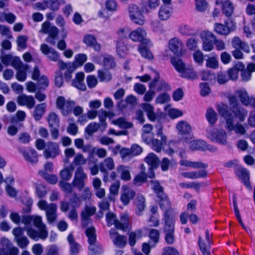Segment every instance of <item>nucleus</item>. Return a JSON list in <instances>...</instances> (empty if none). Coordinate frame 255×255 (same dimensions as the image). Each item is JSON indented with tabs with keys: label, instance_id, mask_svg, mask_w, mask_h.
<instances>
[{
	"label": "nucleus",
	"instance_id": "46",
	"mask_svg": "<svg viewBox=\"0 0 255 255\" xmlns=\"http://www.w3.org/2000/svg\"><path fill=\"white\" fill-rule=\"evenodd\" d=\"M228 106L224 104L223 103H221L218 105V110L220 114L223 117H224L225 120H226V122H227V117H230V118L232 119L233 118V117L232 115L229 113L228 112Z\"/></svg>",
	"mask_w": 255,
	"mask_h": 255
},
{
	"label": "nucleus",
	"instance_id": "22",
	"mask_svg": "<svg viewBox=\"0 0 255 255\" xmlns=\"http://www.w3.org/2000/svg\"><path fill=\"white\" fill-rule=\"evenodd\" d=\"M24 158L31 163H36L38 162V155L37 152L32 149L21 150Z\"/></svg>",
	"mask_w": 255,
	"mask_h": 255
},
{
	"label": "nucleus",
	"instance_id": "6",
	"mask_svg": "<svg viewBox=\"0 0 255 255\" xmlns=\"http://www.w3.org/2000/svg\"><path fill=\"white\" fill-rule=\"evenodd\" d=\"M43 156L45 159H54L60 154V148L56 142L49 141L43 150Z\"/></svg>",
	"mask_w": 255,
	"mask_h": 255
},
{
	"label": "nucleus",
	"instance_id": "26",
	"mask_svg": "<svg viewBox=\"0 0 255 255\" xmlns=\"http://www.w3.org/2000/svg\"><path fill=\"white\" fill-rule=\"evenodd\" d=\"M142 171L135 176L133 179V184L135 186H140L143 183L146 182L147 176L146 174L145 167L143 165L141 166Z\"/></svg>",
	"mask_w": 255,
	"mask_h": 255
},
{
	"label": "nucleus",
	"instance_id": "11",
	"mask_svg": "<svg viewBox=\"0 0 255 255\" xmlns=\"http://www.w3.org/2000/svg\"><path fill=\"white\" fill-rule=\"evenodd\" d=\"M109 234L114 245L116 246L123 248L126 245L127 243V237L120 235L115 229H112L109 232Z\"/></svg>",
	"mask_w": 255,
	"mask_h": 255
},
{
	"label": "nucleus",
	"instance_id": "18",
	"mask_svg": "<svg viewBox=\"0 0 255 255\" xmlns=\"http://www.w3.org/2000/svg\"><path fill=\"white\" fill-rule=\"evenodd\" d=\"M115 163L113 158L108 157L99 163L100 170L101 172L108 174L109 171L113 170Z\"/></svg>",
	"mask_w": 255,
	"mask_h": 255
},
{
	"label": "nucleus",
	"instance_id": "38",
	"mask_svg": "<svg viewBox=\"0 0 255 255\" xmlns=\"http://www.w3.org/2000/svg\"><path fill=\"white\" fill-rule=\"evenodd\" d=\"M112 123L122 128H132L133 126V124L131 123L127 122L125 119L123 118L113 120L112 121Z\"/></svg>",
	"mask_w": 255,
	"mask_h": 255
},
{
	"label": "nucleus",
	"instance_id": "50",
	"mask_svg": "<svg viewBox=\"0 0 255 255\" xmlns=\"http://www.w3.org/2000/svg\"><path fill=\"white\" fill-rule=\"evenodd\" d=\"M171 15V11L168 7L162 6L159 11V17L161 20H166Z\"/></svg>",
	"mask_w": 255,
	"mask_h": 255
},
{
	"label": "nucleus",
	"instance_id": "16",
	"mask_svg": "<svg viewBox=\"0 0 255 255\" xmlns=\"http://www.w3.org/2000/svg\"><path fill=\"white\" fill-rule=\"evenodd\" d=\"M160 199L159 206L160 208L164 212V216H165L166 213L168 215H172L171 204L168 197L165 194L158 197Z\"/></svg>",
	"mask_w": 255,
	"mask_h": 255
},
{
	"label": "nucleus",
	"instance_id": "58",
	"mask_svg": "<svg viewBox=\"0 0 255 255\" xmlns=\"http://www.w3.org/2000/svg\"><path fill=\"white\" fill-rule=\"evenodd\" d=\"M67 240L71 245V253L73 255L77 254L79 251V246L77 243L74 242L73 237L72 234L69 235Z\"/></svg>",
	"mask_w": 255,
	"mask_h": 255
},
{
	"label": "nucleus",
	"instance_id": "21",
	"mask_svg": "<svg viewBox=\"0 0 255 255\" xmlns=\"http://www.w3.org/2000/svg\"><path fill=\"white\" fill-rule=\"evenodd\" d=\"M176 128L179 134L185 135L189 134L192 131V128L186 121H181L176 125Z\"/></svg>",
	"mask_w": 255,
	"mask_h": 255
},
{
	"label": "nucleus",
	"instance_id": "2",
	"mask_svg": "<svg viewBox=\"0 0 255 255\" xmlns=\"http://www.w3.org/2000/svg\"><path fill=\"white\" fill-rule=\"evenodd\" d=\"M37 206L40 210L45 211L46 219L49 223H52L56 220L57 205L55 204H48L45 200H40Z\"/></svg>",
	"mask_w": 255,
	"mask_h": 255
},
{
	"label": "nucleus",
	"instance_id": "33",
	"mask_svg": "<svg viewBox=\"0 0 255 255\" xmlns=\"http://www.w3.org/2000/svg\"><path fill=\"white\" fill-rule=\"evenodd\" d=\"M232 110L235 116L240 121H244L245 117L247 116V112L239 106H234L232 107Z\"/></svg>",
	"mask_w": 255,
	"mask_h": 255
},
{
	"label": "nucleus",
	"instance_id": "55",
	"mask_svg": "<svg viewBox=\"0 0 255 255\" xmlns=\"http://www.w3.org/2000/svg\"><path fill=\"white\" fill-rule=\"evenodd\" d=\"M59 186L62 190L66 193H71L73 191V186L72 184L65 182V181H60Z\"/></svg>",
	"mask_w": 255,
	"mask_h": 255
},
{
	"label": "nucleus",
	"instance_id": "63",
	"mask_svg": "<svg viewBox=\"0 0 255 255\" xmlns=\"http://www.w3.org/2000/svg\"><path fill=\"white\" fill-rule=\"evenodd\" d=\"M17 245L20 248H24L29 244V241L27 238L24 236L15 239Z\"/></svg>",
	"mask_w": 255,
	"mask_h": 255
},
{
	"label": "nucleus",
	"instance_id": "52",
	"mask_svg": "<svg viewBox=\"0 0 255 255\" xmlns=\"http://www.w3.org/2000/svg\"><path fill=\"white\" fill-rule=\"evenodd\" d=\"M147 45L141 44L138 47V51L143 57L148 59H152L153 55L147 48L146 46Z\"/></svg>",
	"mask_w": 255,
	"mask_h": 255
},
{
	"label": "nucleus",
	"instance_id": "41",
	"mask_svg": "<svg viewBox=\"0 0 255 255\" xmlns=\"http://www.w3.org/2000/svg\"><path fill=\"white\" fill-rule=\"evenodd\" d=\"M74 170V167L71 166L70 168L66 167L63 169L60 172V177L61 181L69 180L72 175V172Z\"/></svg>",
	"mask_w": 255,
	"mask_h": 255
},
{
	"label": "nucleus",
	"instance_id": "34",
	"mask_svg": "<svg viewBox=\"0 0 255 255\" xmlns=\"http://www.w3.org/2000/svg\"><path fill=\"white\" fill-rule=\"evenodd\" d=\"M180 164L182 166L194 168H205L207 165L199 162H192L185 159L180 161Z\"/></svg>",
	"mask_w": 255,
	"mask_h": 255
},
{
	"label": "nucleus",
	"instance_id": "14",
	"mask_svg": "<svg viewBox=\"0 0 255 255\" xmlns=\"http://www.w3.org/2000/svg\"><path fill=\"white\" fill-rule=\"evenodd\" d=\"M169 48L177 55H182L184 53L183 43L177 38H173L169 40Z\"/></svg>",
	"mask_w": 255,
	"mask_h": 255
},
{
	"label": "nucleus",
	"instance_id": "53",
	"mask_svg": "<svg viewBox=\"0 0 255 255\" xmlns=\"http://www.w3.org/2000/svg\"><path fill=\"white\" fill-rule=\"evenodd\" d=\"M150 183L152 185V188L157 195V197L161 196L164 194L163 188L160 186L159 182L156 180H151Z\"/></svg>",
	"mask_w": 255,
	"mask_h": 255
},
{
	"label": "nucleus",
	"instance_id": "29",
	"mask_svg": "<svg viewBox=\"0 0 255 255\" xmlns=\"http://www.w3.org/2000/svg\"><path fill=\"white\" fill-rule=\"evenodd\" d=\"M120 186L121 183L119 180H117L111 184L109 188L110 193L108 197V200L109 201H115V196L119 194Z\"/></svg>",
	"mask_w": 255,
	"mask_h": 255
},
{
	"label": "nucleus",
	"instance_id": "64",
	"mask_svg": "<svg viewBox=\"0 0 255 255\" xmlns=\"http://www.w3.org/2000/svg\"><path fill=\"white\" fill-rule=\"evenodd\" d=\"M162 255H179V253L176 249L168 247L164 249Z\"/></svg>",
	"mask_w": 255,
	"mask_h": 255
},
{
	"label": "nucleus",
	"instance_id": "43",
	"mask_svg": "<svg viewBox=\"0 0 255 255\" xmlns=\"http://www.w3.org/2000/svg\"><path fill=\"white\" fill-rule=\"evenodd\" d=\"M190 148L192 150H204L206 147V142L201 140H194L190 142Z\"/></svg>",
	"mask_w": 255,
	"mask_h": 255
},
{
	"label": "nucleus",
	"instance_id": "8",
	"mask_svg": "<svg viewBox=\"0 0 255 255\" xmlns=\"http://www.w3.org/2000/svg\"><path fill=\"white\" fill-rule=\"evenodd\" d=\"M147 33L146 31L142 28H138L131 32L129 37L133 41L140 42L141 44L149 45L150 41L146 38Z\"/></svg>",
	"mask_w": 255,
	"mask_h": 255
},
{
	"label": "nucleus",
	"instance_id": "49",
	"mask_svg": "<svg viewBox=\"0 0 255 255\" xmlns=\"http://www.w3.org/2000/svg\"><path fill=\"white\" fill-rule=\"evenodd\" d=\"M96 211V208L94 206H86L82 211V218H89L90 216L93 215Z\"/></svg>",
	"mask_w": 255,
	"mask_h": 255
},
{
	"label": "nucleus",
	"instance_id": "37",
	"mask_svg": "<svg viewBox=\"0 0 255 255\" xmlns=\"http://www.w3.org/2000/svg\"><path fill=\"white\" fill-rule=\"evenodd\" d=\"M47 120L49 126L51 128H58L59 125V119L58 115L54 112L48 114Z\"/></svg>",
	"mask_w": 255,
	"mask_h": 255
},
{
	"label": "nucleus",
	"instance_id": "19",
	"mask_svg": "<svg viewBox=\"0 0 255 255\" xmlns=\"http://www.w3.org/2000/svg\"><path fill=\"white\" fill-rule=\"evenodd\" d=\"M33 223L34 226L41 230V237L47 238L48 232L46 229V225L43 223L41 217L39 216H33Z\"/></svg>",
	"mask_w": 255,
	"mask_h": 255
},
{
	"label": "nucleus",
	"instance_id": "54",
	"mask_svg": "<svg viewBox=\"0 0 255 255\" xmlns=\"http://www.w3.org/2000/svg\"><path fill=\"white\" fill-rule=\"evenodd\" d=\"M11 65L16 69H22L27 70L28 66L27 65H23L19 58L16 57L13 58L11 61Z\"/></svg>",
	"mask_w": 255,
	"mask_h": 255
},
{
	"label": "nucleus",
	"instance_id": "1",
	"mask_svg": "<svg viewBox=\"0 0 255 255\" xmlns=\"http://www.w3.org/2000/svg\"><path fill=\"white\" fill-rule=\"evenodd\" d=\"M106 218L109 227L113 225L116 229L123 231L130 227L131 220L126 213L121 214L120 219H118L115 213L110 212L106 214Z\"/></svg>",
	"mask_w": 255,
	"mask_h": 255
},
{
	"label": "nucleus",
	"instance_id": "62",
	"mask_svg": "<svg viewBox=\"0 0 255 255\" xmlns=\"http://www.w3.org/2000/svg\"><path fill=\"white\" fill-rule=\"evenodd\" d=\"M196 9L200 11H204L208 7L206 0H195Z\"/></svg>",
	"mask_w": 255,
	"mask_h": 255
},
{
	"label": "nucleus",
	"instance_id": "27",
	"mask_svg": "<svg viewBox=\"0 0 255 255\" xmlns=\"http://www.w3.org/2000/svg\"><path fill=\"white\" fill-rule=\"evenodd\" d=\"M118 173L120 175L121 179L124 181H129L131 175L129 167L123 165H120L117 168Z\"/></svg>",
	"mask_w": 255,
	"mask_h": 255
},
{
	"label": "nucleus",
	"instance_id": "15",
	"mask_svg": "<svg viewBox=\"0 0 255 255\" xmlns=\"http://www.w3.org/2000/svg\"><path fill=\"white\" fill-rule=\"evenodd\" d=\"M226 118L227 123L226 128L229 130L231 131L234 130L237 134L241 135H244L246 133V130L243 125L239 123H237L234 125L233 118L231 119L230 117H227Z\"/></svg>",
	"mask_w": 255,
	"mask_h": 255
},
{
	"label": "nucleus",
	"instance_id": "13",
	"mask_svg": "<svg viewBox=\"0 0 255 255\" xmlns=\"http://www.w3.org/2000/svg\"><path fill=\"white\" fill-rule=\"evenodd\" d=\"M16 102L19 106H26L28 109H32L35 104V101L32 96L21 94L16 99Z\"/></svg>",
	"mask_w": 255,
	"mask_h": 255
},
{
	"label": "nucleus",
	"instance_id": "57",
	"mask_svg": "<svg viewBox=\"0 0 255 255\" xmlns=\"http://www.w3.org/2000/svg\"><path fill=\"white\" fill-rule=\"evenodd\" d=\"M128 51V48L127 46L124 44V42L122 41H119L117 42V51L118 54L122 56Z\"/></svg>",
	"mask_w": 255,
	"mask_h": 255
},
{
	"label": "nucleus",
	"instance_id": "35",
	"mask_svg": "<svg viewBox=\"0 0 255 255\" xmlns=\"http://www.w3.org/2000/svg\"><path fill=\"white\" fill-rule=\"evenodd\" d=\"M171 62L175 69L181 74L183 72L186 67L188 65L184 63L181 59L178 58H172Z\"/></svg>",
	"mask_w": 255,
	"mask_h": 255
},
{
	"label": "nucleus",
	"instance_id": "12",
	"mask_svg": "<svg viewBox=\"0 0 255 255\" xmlns=\"http://www.w3.org/2000/svg\"><path fill=\"white\" fill-rule=\"evenodd\" d=\"M198 245L203 255H211L210 251L211 242L208 232L206 233L205 239H204L199 237Z\"/></svg>",
	"mask_w": 255,
	"mask_h": 255
},
{
	"label": "nucleus",
	"instance_id": "60",
	"mask_svg": "<svg viewBox=\"0 0 255 255\" xmlns=\"http://www.w3.org/2000/svg\"><path fill=\"white\" fill-rule=\"evenodd\" d=\"M103 65L108 68H113L115 66V63L113 57L106 55L104 57Z\"/></svg>",
	"mask_w": 255,
	"mask_h": 255
},
{
	"label": "nucleus",
	"instance_id": "31",
	"mask_svg": "<svg viewBox=\"0 0 255 255\" xmlns=\"http://www.w3.org/2000/svg\"><path fill=\"white\" fill-rule=\"evenodd\" d=\"M95 232V229L93 227H91L88 228L86 231L87 236L88 238L89 243L91 245L90 249L92 251L95 250V248L94 247H93V245H94L96 242V235Z\"/></svg>",
	"mask_w": 255,
	"mask_h": 255
},
{
	"label": "nucleus",
	"instance_id": "30",
	"mask_svg": "<svg viewBox=\"0 0 255 255\" xmlns=\"http://www.w3.org/2000/svg\"><path fill=\"white\" fill-rule=\"evenodd\" d=\"M236 94L240 99L241 102L245 105H251L253 98L250 97L245 90H240L236 92Z\"/></svg>",
	"mask_w": 255,
	"mask_h": 255
},
{
	"label": "nucleus",
	"instance_id": "59",
	"mask_svg": "<svg viewBox=\"0 0 255 255\" xmlns=\"http://www.w3.org/2000/svg\"><path fill=\"white\" fill-rule=\"evenodd\" d=\"M100 127V125L98 123L93 122L86 127L85 131L89 135H91L98 130Z\"/></svg>",
	"mask_w": 255,
	"mask_h": 255
},
{
	"label": "nucleus",
	"instance_id": "32",
	"mask_svg": "<svg viewBox=\"0 0 255 255\" xmlns=\"http://www.w3.org/2000/svg\"><path fill=\"white\" fill-rule=\"evenodd\" d=\"M144 161L150 167L156 168L159 164L158 157L153 153H149L144 158Z\"/></svg>",
	"mask_w": 255,
	"mask_h": 255
},
{
	"label": "nucleus",
	"instance_id": "51",
	"mask_svg": "<svg viewBox=\"0 0 255 255\" xmlns=\"http://www.w3.org/2000/svg\"><path fill=\"white\" fill-rule=\"evenodd\" d=\"M87 160L83 154L81 153H77L74 157L73 164L75 166H81L86 163Z\"/></svg>",
	"mask_w": 255,
	"mask_h": 255
},
{
	"label": "nucleus",
	"instance_id": "36",
	"mask_svg": "<svg viewBox=\"0 0 255 255\" xmlns=\"http://www.w3.org/2000/svg\"><path fill=\"white\" fill-rule=\"evenodd\" d=\"M181 76L183 78L189 79H195L197 77L196 72L194 70L192 66L188 65L186 67L183 72L181 73Z\"/></svg>",
	"mask_w": 255,
	"mask_h": 255
},
{
	"label": "nucleus",
	"instance_id": "9",
	"mask_svg": "<svg viewBox=\"0 0 255 255\" xmlns=\"http://www.w3.org/2000/svg\"><path fill=\"white\" fill-rule=\"evenodd\" d=\"M157 132L156 135L157 136L160 137V139H155L154 137L151 142L150 144L152 145V148L153 150L159 152L161 150L162 144L166 142V137L163 133V127L161 125L156 127Z\"/></svg>",
	"mask_w": 255,
	"mask_h": 255
},
{
	"label": "nucleus",
	"instance_id": "5",
	"mask_svg": "<svg viewBox=\"0 0 255 255\" xmlns=\"http://www.w3.org/2000/svg\"><path fill=\"white\" fill-rule=\"evenodd\" d=\"M56 107L61 110L62 114L67 116L71 113L73 108L75 106V103L73 101L66 100L62 96L58 97L56 100Z\"/></svg>",
	"mask_w": 255,
	"mask_h": 255
},
{
	"label": "nucleus",
	"instance_id": "39",
	"mask_svg": "<svg viewBox=\"0 0 255 255\" xmlns=\"http://www.w3.org/2000/svg\"><path fill=\"white\" fill-rule=\"evenodd\" d=\"M214 30L217 33L224 35H227L231 32V29L228 26L218 23L215 24Z\"/></svg>",
	"mask_w": 255,
	"mask_h": 255
},
{
	"label": "nucleus",
	"instance_id": "3",
	"mask_svg": "<svg viewBox=\"0 0 255 255\" xmlns=\"http://www.w3.org/2000/svg\"><path fill=\"white\" fill-rule=\"evenodd\" d=\"M129 16L135 23L143 25L144 23L143 8L135 4H130L128 7Z\"/></svg>",
	"mask_w": 255,
	"mask_h": 255
},
{
	"label": "nucleus",
	"instance_id": "23",
	"mask_svg": "<svg viewBox=\"0 0 255 255\" xmlns=\"http://www.w3.org/2000/svg\"><path fill=\"white\" fill-rule=\"evenodd\" d=\"M164 227L163 231L166 233H174V221L172 215H168L167 213L164 216Z\"/></svg>",
	"mask_w": 255,
	"mask_h": 255
},
{
	"label": "nucleus",
	"instance_id": "56",
	"mask_svg": "<svg viewBox=\"0 0 255 255\" xmlns=\"http://www.w3.org/2000/svg\"><path fill=\"white\" fill-rule=\"evenodd\" d=\"M206 118L211 124H214L217 120V115L213 109H209L207 111Z\"/></svg>",
	"mask_w": 255,
	"mask_h": 255
},
{
	"label": "nucleus",
	"instance_id": "7",
	"mask_svg": "<svg viewBox=\"0 0 255 255\" xmlns=\"http://www.w3.org/2000/svg\"><path fill=\"white\" fill-rule=\"evenodd\" d=\"M208 136L211 140L222 144H226L227 143V133L223 129H213L209 131Z\"/></svg>",
	"mask_w": 255,
	"mask_h": 255
},
{
	"label": "nucleus",
	"instance_id": "48",
	"mask_svg": "<svg viewBox=\"0 0 255 255\" xmlns=\"http://www.w3.org/2000/svg\"><path fill=\"white\" fill-rule=\"evenodd\" d=\"M206 65L207 67L215 69L219 67V63L215 56L209 57L206 60Z\"/></svg>",
	"mask_w": 255,
	"mask_h": 255
},
{
	"label": "nucleus",
	"instance_id": "61",
	"mask_svg": "<svg viewBox=\"0 0 255 255\" xmlns=\"http://www.w3.org/2000/svg\"><path fill=\"white\" fill-rule=\"evenodd\" d=\"M28 40L27 36L20 35L17 38L16 42L18 47L21 49H24L26 47V42Z\"/></svg>",
	"mask_w": 255,
	"mask_h": 255
},
{
	"label": "nucleus",
	"instance_id": "45",
	"mask_svg": "<svg viewBox=\"0 0 255 255\" xmlns=\"http://www.w3.org/2000/svg\"><path fill=\"white\" fill-rule=\"evenodd\" d=\"M202 42L215 41L216 37L211 32L209 31H203L200 35Z\"/></svg>",
	"mask_w": 255,
	"mask_h": 255
},
{
	"label": "nucleus",
	"instance_id": "17",
	"mask_svg": "<svg viewBox=\"0 0 255 255\" xmlns=\"http://www.w3.org/2000/svg\"><path fill=\"white\" fill-rule=\"evenodd\" d=\"M217 4L221 5L223 13L227 16L232 15L234 6L233 3L229 0H216Z\"/></svg>",
	"mask_w": 255,
	"mask_h": 255
},
{
	"label": "nucleus",
	"instance_id": "25",
	"mask_svg": "<svg viewBox=\"0 0 255 255\" xmlns=\"http://www.w3.org/2000/svg\"><path fill=\"white\" fill-rule=\"evenodd\" d=\"M140 107L146 113L148 119L154 122L157 118L156 114L154 111V107L149 103H142L140 105Z\"/></svg>",
	"mask_w": 255,
	"mask_h": 255
},
{
	"label": "nucleus",
	"instance_id": "47",
	"mask_svg": "<svg viewBox=\"0 0 255 255\" xmlns=\"http://www.w3.org/2000/svg\"><path fill=\"white\" fill-rule=\"evenodd\" d=\"M16 19V16L12 13L3 12L0 13V21H6L9 23H13Z\"/></svg>",
	"mask_w": 255,
	"mask_h": 255
},
{
	"label": "nucleus",
	"instance_id": "10",
	"mask_svg": "<svg viewBox=\"0 0 255 255\" xmlns=\"http://www.w3.org/2000/svg\"><path fill=\"white\" fill-rule=\"evenodd\" d=\"M135 196V192L127 185L122 187L120 200L124 206L128 205Z\"/></svg>",
	"mask_w": 255,
	"mask_h": 255
},
{
	"label": "nucleus",
	"instance_id": "44",
	"mask_svg": "<svg viewBox=\"0 0 255 255\" xmlns=\"http://www.w3.org/2000/svg\"><path fill=\"white\" fill-rule=\"evenodd\" d=\"M145 198L142 195H137L135 200V204L137 208L138 212L139 213L143 211L145 208Z\"/></svg>",
	"mask_w": 255,
	"mask_h": 255
},
{
	"label": "nucleus",
	"instance_id": "20",
	"mask_svg": "<svg viewBox=\"0 0 255 255\" xmlns=\"http://www.w3.org/2000/svg\"><path fill=\"white\" fill-rule=\"evenodd\" d=\"M85 74L83 72L77 73L75 78L73 80L72 85L82 91H85L87 89L86 85L84 83Z\"/></svg>",
	"mask_w": 255,
	"mask_h": 255
},
{
	"label": "nucleus",
	"instance_id": "40",
	"mask_svg": "<svg viewBox=\"0 0 255 255\" xmlns=\"http://www.w3.org/2000/svg\"><path fill=\"white\" fill-rule=\"evenodd\" d=\"M142 236V231L137 230L135 232H130L128 234L129 244L131 246H133L136 243V238H140Z\"/></svg>",
	"mask_w": 255,
	"mask_h": 255
},
{
	"label": "nucleus",
	"instance_id": "42",
	"mask_svg": "<svg viewBox=\"0 0 255 255\" xmlns=\"http://www.w3.org/2000/svg\"><path fill=\"white\" fill-rule=\"evenodd\" d=\"M25 231H26L27 235L32 239L35 241H37L38 239H40L42 240H45L47 238H42L41 237V230L39 232L35 230L32 228H26Z\"/></svg>",
	"mask_w": 255,
	"mask_h": 255
},
{
	"label": "nucleus",
	"instance_id": "24",
	"mask_svg": "<svg viewBox=\"0 0 255 255\" xmlns=\"http://www.w3.org/2000/svg\"><path fill=\"white\" fill-rule=\"evenodd\" d=\"M83 41L88 46L93 47L96 51H99L101 49V45L97 43L96 38L93 35H85Z\"/></svg>",
	"mask_w": 255,
	"mask_h": 255
},
{
	"label": "nucleus",
	"instance_id": "28",
	"mask_svg": "<svg viewBox=\"0 0 255 255\" xmlns=\"http://www.w3.org/2000/svg\"><path fill=\"white\" fill-rule=\"evenodd\" d=\"M46 108V104L45 103L38 104L35 107L33 116L35 121H38L42 118L45 112Z\"/></svg>",
	"mask_w": 255,
	"mask_h": 255
},
{
	"label": "nucleus",
	"instance_id": "4",
	"mask_svg": "<svg viewBox=\"0 0 255 255\" xmlns=\"http://www.w3.org/2000/svg\"><path fill=\"white\" fill-rule=\"evenodd\" d=\"M87 178V174L82 166H78L74 173V179L72 184L73 187L81 190L85 185V181Z\"/></svg>",
	"mask_w": 255,
	"mask_h": 255
}]
</instances>
